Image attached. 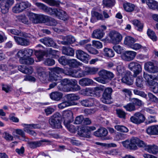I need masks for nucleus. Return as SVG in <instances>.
I'll use <instances>...</instances> for the list:
<instances>
[{
	"label": "nucleus",
	"mask_w": 158,
	"mask_h": 158,
	"mask_svg": "<svg viewBox=\"0 0 158 158\" xmlns=\"http://www.w3.org/2000/svg\"><path fill=\"white\" fill-rule=\"evenodd\" d=\"M108 134V131L106 129L103 127H101L94 132L95 136L98 137L106 136Z\"/></svg>",
	"instance_id": "25"
},
{
	"label": "nucleus",
	"mask_w": 158,
	"mask_h": 158,
	"mask_svg": "<svg viewBox=\"0 0 158 158\" xmlns=\"http://www.w3.org/2000/svg\"><path fill=\"white\" fill-rule=\"evenodd\" d=\"M68 64L70 67L76 68L80 64V63L78 62L76 60L73 59L69 60Z\"/></svg>",
	"instance_id": "47"
},
{
	"label": "nucleus",
	"mask_w": 158,
	"mask_h": 158,
	"mask_svg": "<svg viewBox=\"0 0 158 158\" xmlns=\"http://www.w3.org/2000/svg\"><path fill=\"white\" fill-rule=\"evenodd\" d=\"M105 35L103 30L97 29L94 31L92 34V37L94 38L100 39L102 38Z\"/></svg>",
	"instance_id": "28"
},
{
	"label": "nucleus",
	"mask_w": 158,
	"mask_h": 158,
	"mask_svg": "<svg viewBox=\"0 0 158 158\" xmlns=\"http://www.w3.org/2000/svg\"><path fill=\"white\" fill-rule=\"evenodd\" d=\"M62 53L65 55L69 56H73L74 55V50L70 47H63V48Z\"/></svg>",
	"instance_id": "33"
},
{
	"label": "nucleus",
	"mask_w": 158,
	"mask_h": 158,
	"mask_svg": "<svg viewBox=\"0 0 158 158\" xmlns=\"http://www.w3.org/2000/svg\"><path fill=\"white\" fill-rule=\"evenodd\" d=\"M31 6V4L28 2H22L16 4L12 8V11L14 13H19Z\"/></svg>",
	"instance_id": "5"
},
{
	"label": "nucleus",
	"mask_w": 158,
	"mask_h": 158,
	"mask_svg": "<svg viewBox=\"0 0 158 158\" xmlns=\"http://www.w3.org/2000/svg\"><path fill=\"white\" fill-rule=\"evenodd\" d=\"M145 119L144 116L141 113H135L130 118V120L132 123L139 124L143 122Z\"/></svg>",
	"instance_id": "8"
},
{
	"label": "nucleus",
	"mask_w": 158,
	"mask_h": 158,
	"mask_svg": "<svg viewBox=\"0 0 158 158\" xmlns=\"http://www.w3.org/2000/svg\"><path fill=\"white\" fill-rule=\"evenodd\" d=\"M147 133L149 135H158V125H155L148 127L146 130Z\"/></svg>",
	"instance_id": "21"
},
{
	"label": "nucleus",
	"mask_w": 158,
	"mask_h": 158,
	"mask_svg": "<svg viewBox=\"0 0 158 158\" xmlns=\"http://www.w3.org/2000/svg\"><path fill=\"white\" fill-rule=\"evenodd\" d=\"M69 60L66 59L65 56H61L58 59L59 62L61 64L64 65L68 64Z\"/></svg>",
	"instance_id": "58"
},
{
	"label": "nucleus",
	"mask_w": 158,
	"mask_h": 158,
	"mask_svg": "<svg viewBox=\"0 0 158 158\" xmlns=\"http://www.w3.org/2000/svg\"><path fill=\"white\" fill-rule=\"evenodd\" d=\"M52 142L47 139H42L40 140L29 142L28 143L29 147L32 149H34L39 147L43 145L44 144V143H47V144H50Z\"/></svg>",
	"instance_id": "11"
},
{
	"label": "nucleus",
	"mask_w": 158,
	"mask_h": 158,
	"mask_svg": "<svg viewBox=\"0 0 158 158\" xmlns=\"http://www.w3.org/2000/svg\"><path fill=\"white\" fill-rule=\"evenodd\" d=\"M14 37L15 42L23 46H27L29 44V41L25 39L15 36Z\"/></svg>",
	"instance_id": "26"
},
{
	"label": "nucleus",
	"mask_w": 158,
	"mask_h": 158,
	"mask_svg": "<svg viewBox=\"0 0 158 158\" xmlns=\"http://www.w3.org/2000/svg\"><path fill=\"white\" fill-rule=\"evenodd\" d=\"M145 69L150 73H156L158 72V67L152 62H148L144 64Z\"/></svg>",
	"instance_id": "14"
},
{
	"label": "nucleus",
	"mask_w": 158,
	"mask_h": 158,
	"mask_svg": "<svg viewBox=\"0 0 158 158\" xmlns=\"http://www.w3.org/2000/svg\"><path fill=\"white\" fill-rule=\"evenodd\" d=\"M72 106V103L68 102L67 100L64 101L58 105V107L61 109H63L67 107Z\"/></svg>",
	"instance_id": "51"
},
{
	"label": "nucleus",
	"mask_w": 158,
	"mask_h": 158,
	"mask_svg": "<svg viewBox=\"0 0 158 158\" xmlns=\"http://www.w3.org/2000/svg\"><path fill=\"white\" fill-rule=\"evenodd\" d=\"M130 72H128L121 79L122 82L129 85H132L134 81L133 77L130 75Z\"/></svg>",
	"instance_id": "24"
},
{
	"label": "nucleus",
	"mask_w": 158,
	"mask_h": 158,
	"mask_svg": "<svg viewBox=\"0 0 158 158\" xmlns=\"http://www.w3.org/2000/svg\"><path fill=\"white\" fill-rule=\"evenodd\" d=\"M85 129L80 130L78 132V135L81 137H84L89 138L90 136L89 135H88L84 130Z\"/></svg>",
	"instance_id": "64"
},
{
	"label": "nucleus",
	"mask_w": 158,
	"mask_h": 158,
	"mask_svg": "<svg viewBox=\"0 0 158 158\" xmlns=\"http://www.w3.org/2000/svg\"><path fill=\"white\" fill-rule=\"evenodd\" d=\"M18 19L19 21L24 24H27L29 23V21L27 18L24 15L19 16L18 17Z\"/></svg>",
	"instance_id": "52"
},
{
	"label": "nucleus",
	"mask_w": 158,
	"mask_h": 158,
	"mask_svg": "<svg viewBox=\"0 0 158 158\" xmlns=\"http://www.w3.org/2000/svg\"><path fill=\"white\" fill-rule=\"evenodd\" d=\"M92 17L91 18V22L94 23L97 20H104L102 15L96 11H93L91 12Z\"/></svg>",
	"instance_id": "20"
},
{
	"label": "nucleus",
	"mask_w": 158,
	"mask_h": 158,
	"mask_svg": "<svg viewBox=\"0 0 158 158\" xmlns=\"http://www.w3.org/2000/svg\"><path fill=\"white\" fill-rule=\"evenodd\" d=\"M63 116L64 118V123H71L73 121V113L70 110H65L63 113Z\"/></svg>",
	"instance_id": "18"
},
{
	"label": "nucleus",
	"mask_w": 158,
	"mask_h": 158,
	"mask_svg": "<svg viewBox=\"0 0 158 158\" xmlns=\"http://www.w3.org/2000/svg\"><path fill=\"white\" fill-rule=\"evenodd\" d=\"M59 83L57 86L59 90L64 92H68L70 90V87L67 86L69 85V79H64L60 81Z\"/></svg>",
	"instance_id": "12"
},
{
	"label": "nucleus",
	"mask_w": 158,
	"mask_h": 158,
	"mask_svg": "<svg viewBox=\"0 0 158 158\" xmlns=\"http://www.w3.org/2000/svg\"><path fill=\"white\" fill-rule=\"evenodd\" d=\"M151 86V89L152 91L155 93H157L158 92V83L154 81L153 82L152 85H149Z\"/></svg>",
	"instance_id": "60"
},
{
	"label": "nucleus",
	"mask_w": 158,
	"mask_h": 158,
	"mask_svg": "<svg viewBox=\"0 0 158 158\" xmlns=\"http://www.w3.org/2000/svg\"><path fill=\"white\" fill-rule=\"evenodd\" d=\"M98 74L100 77L105 81L107 80H111L114 76L113 73L110 72L104 69H102L98 72Z\"/></svg>",
	"instance_id": "15"
},
{
	"label": "nucleus",
	"mask_w": 158,
	"mask_h": 158,
	"mask_svg": "<svg viewBox=\"0 0 158 158\" xmlns=\"http://www.w3.org/2000/svg\"><path fill=\"white\" fill-rule=\"evenodd\" d=\"M147 34L148 36L153 41L156 40L157 37L154 32L150 29H148L147 31Z\"/></svg>",
	"instance_id": "54"
},
{
	"label": "nucleus",
	"mask_w": 158,
	"mask_h": 158,
	"mask_svg": "<svg viewBox=\"0 0 158 158\" xmlns=\"http://www.w3.org/2000/svg\"><path fill=\"white\" fill-rule=\"evenodd\" d=\"M123 107L126 111L129 112L135 111L136 110L135 106L132 103H129L124 106Z\"/></svg>",
	"instance_id": "43"
},
{
	"label": "nucleus",
	"mask_w": 158,
	"mask_h": 158,
	"mask_svg": "<svg viewBox=\"0 0 158 158\" xmlns=\"http://www.w3.org/2000/svg\"><path fill=\"white\" fill-rule=\"evenodd\" d=\"M63 40L61 41V43L64 45H69L74 43L75 40V38L71 35L66 36L62 37Z\"/></svg>",
	"instance_id": "22"
},
{
	"label": "nucleus",
	"mask_w": 158,
	"mask_h": 158,
	"mask_svg": "<svg viewBox=\"0 0 158 158\" xmlns=\"http://www.w3.org/2000/svg\"><path fill=\"white\" fill-rule=\"evenodd\" d=\"M92 45L98 49L101 48L102 47V43L98 41L93 40L92 41Z\"/></svg>",
	"instance_id": "63"
},
{
	"label": "nucleus",
	"mask_w": 158,
	"mask_h": 158,
	"mask_svg": "<svg viewBox=\"0 0 158 158\" xmlns=\"http://www.w3.org/2000/svg\"><path fill=\"white\" fill-rule=\"evenodd\" d=\"M37 73L38 76L40 80L44 82L48 78V73L45 69L39 67L37 69Z\"/></svg>",
	"instance_id": "17"
},
{
	"label": "nucleus",
	"mask_w": 158,
	"mask_h": 158,
	"mask_svg": "<svg viewBox=\"0 0 158 158\" xmlns=\"http://www.w3.org/2000/svg\"><path fill=\"white\" fill-rule=\"evenodd\" d=\"M135 42L136 40L134 38L130 36H127L125 38L124 44L131 48Z\"/></svg>",
	"instance_id": "34"
},
{
	"label": "nucleus",
	"mask_w": 158,
	"mask_h": 158,
	"mask_svg": "<svg viewBox=\"0 0 158 158\" xmlns=\"http://www.w3.org/2000/svg\"><path fill=\"white\" fill-rule=\"evenodd\" d=\"M76 72V70L72 68L66 69L64 70V73L68 75L74 77L75 74Z\"/></svg>",
	"instance_id": "49"
},
{
	"label": "nucleus",
	"mask_w": 158,
	"mask_h": 158,
	"mask_svg": "<svg viewBox=\"0 0 158 158\" xmlns=\"http://www.w3.org/2000/svg\"><path fill=\"white\" fill-rule=\"evenodd\" d=\"M115 129L117 131L123 133H127L128 131V129L123 125H117L114 126Z\"/></svg>",
	"instance_id": "45"
},
{
	"label": "nucleus",
	"mask_w": 158,
	"mask_h": 158,
	"mask_svg": "<svg viewBox=\"0 0 158 158\" xmlns=\"http://www.w3.org/2000/svg\"><path fill=\"white\" fill-rule=\"evenodd\" d=\"M17 56L20 58V62L22 64H32L34 63V60L32 58L26 59L24 55V49L19 50L17 54Z\"/></svg>",
	"instance_id": "6"
},
{
	"label": "nucleus",
	"mask_w": 158,
	"mask_h": 158,
	"mask_svg": "<svg viewBox=\"0 0 158 158\" xmlns=\"http://www.w3.org/2000/svg\"><path fill=\"white\" fill-rule=\"evenodd\" d=\"M98 69L94 67H87L85 71L86 75L94 74L98 71Z\"/></svg>",
	"instance_id": "40"
},
{
	"label": "nucleus",
	"mask_w": 158,
	"mask_h": 158,
	"mask_svg": "<svg viewBox=\"0 0 158 158\" xmlns=\"http://www.w3.org/2000/svg\"><path fill=\"white\" fill-rule=\"evenodd\" d=\"M0 1H2L0 6L1 11L3 14L8 12L9 8L14 3V0H0Z\"/></svg>",
	"instance_id": "9"
},
{
	"label": "nucleus",
	"mask_w": 158,
	"mask_h": 158,
	"mask_svg": "<svg viewBox=\"0 0 158 158\" xmlns=\"http://www.w3.org/2000/svg\"><path fill=\"white\" fill-rule=\"evenodd\" d=\"M133 24L137 27V29L139 31H142L143 27V23L139 20L135 19L132 21Z\"/></svg>",
	"instance_id": "36"
},
{
	"label": "nucleus",
	"mask_w": 158,
	"mask_h": 158,
	"mask_svg": "<svg viewBox=\"0 0 158 158\" xmlns=\"http://www.w3.org/2000/svg\"><path fill=\"white\" fill-rule=\"evenodd\" d=\"M24 52L25 57L26 59H28L31 58L30 57L33 54V51L32 49H24Z\"/></svg>",
	"instance_id": "53"
},
{
	"label": "nucleus",
	"mask_w": 158,
	"mask_h": 158,
	"mask_svg": "<svg viewBox=\"0 0 158 158\" xmlns=\"http://www.w3.org/2000/svg\"><path fill=\"white\" fill-rule=\"evenodd\" d=\"M62 93L58 92H54L50 94V98L52 100L58 101L60 100L63 97Z\"/></svg>",
	"instance_id": "30"
},
{
	"label": "nucleus",
	"mask_w": 158,
	"mask_h": 158,
	"mask_svg": "<svg viewBox=\"0 0 158 158\" xmlns=\"http://www.w3.org/2000/svg\"><path fill=\"white\" fill-rule=\"evenodd\" d=\"M117 74L118 76H123L126 75V70L124 67L121 65H118L117 67Z\"/></svg>",
	"instance_id": "41"
},
{
	"label": "nucleus",
	"mask_w": 158,
	"mask_h": 158,
	"mask_svg": "<svg viewBox=\"0 0 158 158\" xmlns=\"http://www.w3.org/2000/svg\"><path fill=\"white\" fill-rule=\"evenodd\" d=\"M85 48L88 52L89 53L93 54H97L98 53V51L93 48L91 46V44H87L86 45Z\"/></svg>",
	"instance_id": "38"
},
{
	"label": "nucleus",
	"mask_w": 158,
	"mask_h": 158,
	"mask_svg": "<svg viewBox=\"0 0 158 158\" xmlns=\"http://www.w3.org/2000/svg\"><path fill=\"white\" fill-rule=\"evenodd\" d=\"M116 111L117 114L119 117L124 119L125 118L126 113L124 111L121 109L117 110Z\"/></svg>",
	"instance_id": "59"
},
{
	"label": "nucleus",
	"mask_w": 158,
	"mask_h": 158,
	"mask_svg": "<svg viewBox=\"0 0 158 158\" xmlns=\"http://www.w3.org/2000/svg\"><path fill=\"white\" fill-rule=\"evenodd\" d=\"M137 53L131 51H126L123 52L121 55L122 59L125 61H130L135 58Z\"/></svg>",
	"instance_id": "7"
},
{
	"label": "nucleus",
	"mask_w": 158,
	"mask_h": 158,
	"mask_svg": "<svg viewBox=\"0 0 158 158\" xmlns=\"http://www.w3.org/2000/svg\"><path fill=\"white\" fill-rule=\"evenodd\" d=\"M61 115L58 112L52 115L49 120V123L53 128H60L62 127L61 122Z\"/></svg>",
	"instance_id": "3"
},
{
	"label": "nucleus",
	"mask_w": 158,
	"mask_h": 158,
	"mask_svg": "<svg viewBox=\"0 0 158 158\" xmlns=\"http://www.w3.org/2000/svg\"><path fill=\"white\" fill-rule=\"evenodd\" d=\"M35 4L39 9L50 14L52 8L48 7L44 4L41 2H36Z\"/></svg>",
	"instance_id": "27"
},
{
	"label": "nucleus",
	"mask_w": 158,
	"mask_h": 158,
	"mask_svg": "<svg viewBox=\"0 0 158 158\" xmlns=\"http://www.w3.org/2000/svg\"><path fill=\"white\" fill-rule=\"evenodd\" d=\"M77 58L79 60L85 62H87L89 55L81 50H78L76 51Z\"/></svg>",
	"instance_id": "16"
},
{
	"label": "nucleus",
	"mask_w": 158,
	"mask_h": 158,
	"mask_svg": "<svg viewBox=\"0 0 158 158\" xmlns=\"http://www.w3.org/2000/svg\"><path fill=\"white\" fill-rule=\"evenodd\" d=\"M70 123H64V124L69 131L72 133L74 132L75 130V127L73 125L70 124Z\"/></svg>",
	"instance_id": "62"
},
{
	"label": "nucleus",
	"mask_w": 158,
	"mask_h": 158,
	"mask_svg": "<svg viewBox=\"0 0 158 158\" xmlns=\"http://www.w3.org/2000/svg\"><path fill=\"white\" fill-rule=\"evenodd\" d=\"M28 16L30 20L34 23H45L49 20L48 16L42 14L29 12Z\"/></svg>",
	"instance_id": "2"
},
{
	"label": "nucleus",
	"mask_w": 158,
	"mask_h": 158,
	"mask_svg": "<svg viewBox=\"0 0 158 158\" xmlns=\"http://www.w3.org/2000/svg\"><path fill=\"white\" fill-rule=\"evenodd\" d=\"M104 55L106 56L112 57L114 56V53L113 50L110 48H105L104 49Z\"/></svg>",
	"instance_id": "39"
},
{
	"label": "nucleus",
	"mask_w": 158,
	"mask_h": 158,
	"mask_svg": "<svg viewBox=\"0 0 158 158\" xmlns=\"http://www.w3.org/2000/svg\"><path fill=\"white\" fill-rule=\"evenodd\" d=\"M111 98V96L104 92L101 100L103 103L107 104L108 103V100L110 99Z\"/></svg>",
	"instance_id": "44"
},
{
	"label": "nucleus",
	"mask_w": 158,
	"mask_h": 158,
	"mask_svg": "<svg viewBox=\"0 0 158 158\" xmlns=\"http://www.w3.org/2000/svg\"><path fill=\"white\" fill-rule=\"evenodd\" d=\"M45 52L41 51H36L35 52V55L39 61L42 60Z\"/></svg>",
	"instance_id": "50"
},
{
	"label": "nucleus",
	"mask_w": 158,
	"mask_h": 158,
	"mask_svg": "<svg viewBox=\"0 0 158 158\" xmlns=\"http://www.w3.org/2000/svg\"><path fill=\"white\" fill-rule=\"evenodd\" d=\"M49 15H54L58 19L64 21L67 20L68 18L66 12L62 10L59 8H52Z\"/></svg>",
	"instance_id": "4"
},
{
	"label": "nucleus",
	"mask_w": 158,
	"mask_h": 158,
	"mask_svg": "<svg viewBox=\"0 0 158 158\" xmlns=\"http://www.w3.org/2000/svg\"><path fill=\"white\" fill-rule=\"evenodd\" d=\"M143 77L146 80L148 84L149 85H152L153 82L154 81V78L151 75L147 73H144Z\"/></svg>",
	"instance_id": "37"
},
{
	"label": "nucleus",
	"mask_w": 158,
	"mask_h": 158,
	"mask_svg": "<svg viewBox=\"0 0 158 158\" xmlns=\"http://www.w3.org/2000/svg\"><path fill=\"white\" fill-rule=\"evenodd\" d=\"M65 97L68 102L72 103V105H75L74 102L78 100L80 98L79 95L74 94H67L65 96Z\"/></svg>",
	"instance_id": "23"
},
{
	"label": "nucleus",
	"mask_w": 158,
	"mask_h": 158,
	"mask_svg": "<svg viewBox=\"0 0 158 158\" xmlns=\"http://www.w3.org/2000/svg\"><path fill=\"white\" fill-rule=\"evenodd\" d=\"M18 70L21 72L27 74H31L33 71V69L31 67H26L21 65L18 67Z\"/></svg>",
	"instance_id": "29"
},
{
	"label": "nucleus",
	"mask_w": 158,
	"mask_h": 158,
	"mask_svg": "<svg viewBox=\"0 0 158 158\" xmlns=\"http://www.w3.org/2000/svg\"><path fill=\"white\" fill-rule=\"evenodd\" d=\"M147 151L150 153L155 154L158 152V148L155 145H150L147 148Z\"/></svg>",
	"instance_id": "42"
},
{
	"label": "nucleus",
	"mask_w": 158,
	"mask_h": 158,
	"mask_svg": "<svg viewBox=\"0 0 158 158\" xmlns=\"http://www.w3.org/2000/svg\"><path fill=\"white\" fill-rule=\"evenodd\" d=\"M133 92L135 94L139 95L143 98H146L147 95L143 92L140 91L137 89H134Z\"/></svg>",
	"instance_id": "61"
},
{
	"label": "nucleus",
	"mask_w": 158,
	"mask_h": 158,
	"mask_svg": "<svg viewBox=\"0 0 158 158\" xmlns=\"http://www.w3.org/2000/svg\"><path fill=\"white\" fill-rule=\"evenodd\" d=\"M42 0L50 6H57L59 5L60 3V2L59 1H56L55 0Z\"/></svg>",
	"instance_id": "46"
},
{
	"label": "nucleus",
	"mask_w": 158,
	"mask_h": 158,
	"mask_svg": "<svg viewBox=\"0 0 158 158\" xmlns=\"http://www.w3.org/2000/svg\"><path fill=\"white\" fill-rule=\"evenodd\" d=\"M110 41L113 44H118L122 40V35L118 32L115 31H112L110 34Z\"/></svg>",
	"instance_id": "13"
},
{
	"label": "nucleus",
	"mask_w": 158,
	"mask_h": 158,
	"mask_svg": "<svg viewBox=\"0 0 158 158\" xmlns=\"http://www.w3.org/2000/svg\"><path fill=\"white\" fill-rule=\"evenodd\" d=\"M103 3L106 7H111L115 4V0H103Z\"/></svg>",
	"instance_id": "48"
},
{
	"label": "nucleus",
	"mask_w": 158,
	"mask_h": 158,
	"mask_svg": "<svg viewBox=\"0 0 158 158\" xmlns=\"http://www.w3.org/2000/svg\"><path fill=\"white\" fill-rule=\"evenodd\" d=\"M131 48L136 51L141 48H142L144 50L146 49V47H143L140 44L138 43L133 44Z\"/></svg>",
	"instance_id": "55"
},
{
	"label": "nucleus",
	"mask_w": 158,
	"mask_h": 158,
	"mask_svg": "<svg viewBox=\"0 0 158 158\" xmlns=\"http://www.w3.org/2000/svg\"><path fill=\"white\" fill-rule=\"evenodd\" d=\"M79 84L81 85L84 86H88L93 83L92 80L86 78H83L80 80L79 82Z\"/></svg>",
	"instance_id": "32"
},
{
	"label": "nucleus",
	"mask_w": 158,
	"mask_h": 158,
	"mask_svg": "<svg viewBox=\"0 0 158 158\" xmlns=\"http://www.w3.org/2000/svg\"><path fill=\"white\" fill-rule=\"evenodd\" d=\"M128 66L129 69L134 72V76L135 77H136L142 71L141 65L137 63L131 62Z\"/></svg>",
	"instance_id": "10"
},
{
	"label": "nucleus",
	"mask_w": 158,
	"mask_h": 158,
	"mask_svg": "<svg viewBox=\"0 0 158 158\" xmlns=\"http://www.w3.org/2000/svg\"><path fill=\"white\" fill-rule=\"evenodd\" d=\"M40 41L47 46L56 47L57 45L52 39L48 37H45L40 40Z\"/></svg>",
	"instance_id": "19"
},
{
	"label": "nucleus",
	"mask_w": 158,
	"mask_h": 158,
	"mask_svg": "<svg viewBox=\"0 0 158 158\" xmlns=\"http://www.w3.org/2000/svg\"><path fill=\"white\" fill-rule=\"evenodd\" d=\"M135 6L134 4L130 3H127L123 5L124 10L128 12L133 11L134 10Z\"/></svg>",
	"instance_id": "35"
},
{
	"label": "nucleus",
	"mask_w": 158,
	"mask_h": 158,
	"mask_svg": "<svg viewBox=\"0 0 158 158\" xmlns=\"http://www.w3.org/2000/svg\"><path fill=\"white\" fill-rule=\"evenodd\" d=\"M121 143L124 147L130 150H136L138 148L136 144L140 147H144L146 146L145 143L137 138H132L130 140L122 141Z\"/></svg>",
	"instance_id": "1"
},
{
	"label": "nucleus",
	"mask_w": 158,
	"mask_h": 158,
	"mask_svg": "<svg viewBox=\"0 0 158 158\" xmlns=\"http://www.w3.org/2000/svg\"><path fill=\"white\" fill-rule=\"evenodd\" d=\"M157 3V2L156 1L153 0H150L147 5L149 8L154 10L156 9V6Z\"/></svg>",
	"instance_id": "56"
},
{
	"label": "nucleus",
	"mask_w": 158,
	"mask_h": 158,
	"mask_svg": "<svg viewBox=\"0 0 158 158\" xmlns=\"http://www.w3.org/2000/svg\"><path fill=\"white\" fill-rule=\"evenodd\" d=\"M80 103L82 106L85 107H90L94 105V102L92 98L83 100L81 101Z\"/></svg>",
	"instance_id": "31"
},
{
	"label": "nucleus",
	"mask_w": 158,
	"mask_h": 158,
	"mask_svg": "<svg viewBox=\"0 0 158 158\" xmlns=\"http://www.w3.org/2000/svg\"><path fill=\"white\" fill-rule=\"evenodd\" d=\"M48 53L54 56V57L56 58L58 57L60 52L58 51L52 50L51 48H49L48 51Z\"/></svg>",
	"instance_id": "57"
}]
</instances>
